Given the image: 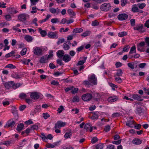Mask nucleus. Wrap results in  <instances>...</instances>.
Listing matches in <instances>:
<instances>
[{
    "mask_svg": "<svg viewBox=\"0 0 149 149\" xmlns=\"http://www.w3.org/2000/svg\"><path fill=\"white\" fill-rule=\"evenodd\" d=\"M145 45V42L144 41H142L137 45V49L141 52L144 51L143 47Z\"/></svg>",
    "mask_w": 149,
    "mask_h": 149,
    "instance_id": "8",
    "label": "nucleus"
},
{
    "mask_svg": "<svg viewBox=\"0 0 149 149\" xmlns=\"http://www.w3.org/2000/svg\"><path fill=\"white\" fill-rule=\"evenodd\" d=\"M40 94V93L37 92H34L31 93L30 97L32 99L37 100L39 98Z\"/></svg>",
    "mask_w": 149,
    "mask_h": 149,
    "instance_id": "9",
    "label": "nucleus"
},
{
    "mask_svg": "<svg viewBox=\"0 0 149 149\" xmlns=\"http://www.w3.org/2000/svg\"><path fill=\"white\" fill-rule=\"evenodd\" d=\"M67 12L68 14L71 16H75V13L71 9H68L67 10Z\"/></svg>",
    "mask_w": 149,
    "mask_h": 149,
    "instance_id": "30",
    "label": "nucleus"
},
{
    "mask_svg": "<svg viewBox=\"0 0 149 149\" xmlns=\"http://www.w3.org/2000/svg\"><path fill=\"white\" fill-rule=\"evenodd\" d=\"M83 31V29L80 28H78L73 30L72 32L74 33H80Z\"/></svg>",
    "mask_w": 149,
    "mask_h": 149,
    "instance_id": "23",
    "label": "nucleus"
},
{
    "mask_svg": "<svg viewBox=\"0 0 149 149\" xmlns=\"http://www.w3.org/2000/svg\"><path fill=\"white\" fill-rule=\"evenodd\" d=\"M14 143V141H13L12 140H10L5 141L3 144L7 146L9 145L11 143Z\"/></svg>",
    "mask_w": 149,
    "mask_h": 149,
    "instance_id": "44",
    "label": "nucleus"
},
{
    "mask_svg": "<svg viewBox=\"0 0 149 149\" xmlns=\"http://www.w3.org/2000/svg\"><path fill=\"white\" fill-rule=\"evenodd\" d=\"M51 84L52 85L57 86H58L59 85L58 82L57 81L55 80H53L51 81Z\"/></svg>",
    "mask_w": 149,
    "mask_h": 149,
    "instance_id": "51",
    "label": "nucleus"
},
{
    "mask_svg": "<svg viewBox=\"0 0 149 149\" xmlns=\"http://www.w3.org/2000/svg\"><path fill=\"white\" fill-rule=\"evenodd\" d=\"M110 129V126L109 125H107L104 127V131L106 132H108Z\"/></svg>",
    "mask_w": 149,
    "mask_h": 149,
    "instance_id": "43",
    "label": "nucleus"
},
{
    "mask_svg": "<svg viewBox=\"0 0 149 149\" xmlns=\"http://www.w3.org/2000/svg\"><path fill=\"white\" fill-rule=\"evenodd\" d=\"M127 34V32L125 31H122L119 32L118 34V36L120 37H123Z\"/></svg>",
    "mask_w": 149,
    "mask_h": 149,
    "instance_id": "35",
    "label": "nucleus"
},
{
    "mask_svg": "<svg viewBox=\"0 0 149 149\" xmlns=\"http://www.w3.org/2000/svg\"><path fill=\"white\" fill-rule=\"evenodd\" d=\"M145 41L147 44V46L149 47V37H146L145 38Z\"/></svg>",
    "mask_w": 149,
    "mask_h": 149,
    "instance_id": "64",
    "label": "nucleus"
},
{
    "mask_svg": "<svg viewBox=\"0 0 149 149\" xmlns=\"http://www.w3.org/2000/svg\"><path fill=\"white\" fill-rule=\"evenodd\" d=\"M27 50V49L26 48H24L22 49V50L21 52V55L22 56L25 55L26 54V52Z\"/></svg>",
    "mask_w": 149,
    "mask_h": 149,
    "instance_id": "63",
    "label": "nucleus"
},
{
    "mask_svg": "<svg viewBox=\"0 0 149 149\" xmlns=\"http://www.w3.org/2000/svg\"><path fill=\"white\" fill-rule=\"evenodd\" d=\"M64 55V52L62 50H59L57 52V55L59 58L63 57Z\"/></svg>",
    "mask_w": 149,
    "mask_h": 149,
    "instance_id": "21",
    "label": "nucleus"
},
{
    "mask_svg": "<svg viewBox=\"0 0 149 149\" xmlns=\"http://www.w3.org/2000/svg\"><path fill=\"white\" fill-rule=\"evenodd\" d=\"M134 29L141 33L144 32L145 31L144 29L143 25L141 24H139L136 25V26L134 27Z\"/></svg>",
    "mask_w": 149,
    "mask_h": 149,
    "instance_id": "4",
    "label": "nucleus"
},
{
    "mask_svg": "<svg viewBox=\"0 0 149 149\" xmlns=\"http://www.w3.org/2000/svg\"><path fill=\"white\" fill-rule=\"evenodd\" d=\"M98 140V139L96 137H93L91 140V142L93 143H94Z\"/></svg>",
    "mask_w": 149,
    "mask_h": 149,
    "instance_id": "59",
    "label": "nucleus"
},
{
    "mask_svg": "<svg viewBox=\"0 0 149 149\" xmlns=\"http://www.w3.org/2000/svg\"><path fill=\"white\" fill-rule=\"evenodd\" d=\"M128 18V15L125 13H122L119 14L118 16V18L120 20L123 21L127 19Z\"/></svg>",
    "mask_w": 149,
    "mask_h": 149,
    "instance_id": "10",
    "label": "nucleus"
},
{
    "mask_svg": "<svg viewBox=\"0 0 149 149\" xmlns=\"http://www.w3.org/2000/svg\"><path fill=\"white\" fill-rule=\"evenodd\" d=\"M118 99V97L116 96H112L108 98V101L110 102H113L117 101Z\"/></svg>",
    "mask_w": 149,
    "mask_h": 149,
    "instance_id": "18",
    "label": "nucleus"
},
{
    "mask_svg": "<svg viewBox=\"0 0 149 149\" xmlns=\"http://www.w3.org/2000/svg\"><path fill=\"white\" fill-rule=\"evenodd\" d=\"M63 47L64 50H68L70 49V45L65 42L63 45Z\"/></svg>",
    "mask_w": 149,
    "mask_h": 149,
    "instance_id": "29",
    "label": "nucleus"
},
{
    "mask_svg": "<svg viewBox=\"0 0 149 149\" xmlns=\"http://www.w3.org/2000/svg\"><path fill=\"white\" fill-rule=\"evenodd\" d=\"M90 32L89 31H86L85 32L81 34L82 36L86 37L88 36L89 34H90Z\"/></svg>",
    "mask_w": 149,
    "mask_h": 149,
    "instance_id": "54",
    "label": "nucleus"
},
{
    "mask_svg": "<svg viewBox=\"0 0 149 149\" xmlns=\"http://www.w3.org/2000/svg\"><path fill=\"white\" fill-rule=\"evenodd\" d=\"M26 97V95L23 93H20L19 95V97L21 99H25Z\"/></svg>",
    "mask_w": 149,
    "mask_h": 149,
    "instance_id": "34",
    "label": "nucleus"
},
{
    "mask_svg": "<svg viewBox=\"0 0 149 149\" xmlns=\"http://www.w3.org/2000/svg\"><path fill=\"white\" fill-rule=\"evenodd\" d=\"M146 6V4L144 3H139L138 4V6L139 8L141 9H143Z\"/></svg>",
    "mask_w": 149,
    "mask_h": 149,
    "instance_id": "41",
    "label": "nucleus"
},
{
    "mask_svg": "<svg viewBox=\"0 0 149 149\" xmlns=\"http://www.w3.org/2000/svg\"><path fill=\"white\" fill-rule=\"evenodd\" d=\"M51 22L53 23H56L57 22H59L57 18H53L51 19Z\"/></svg>",
    "mask_w": 149,
    "mask_h": 149,
    "instance_id": "62",
    "label": "nucleus"
},
{
    "mask_svg": "<svg viewBox=\"0 0 149 149\" xmlns=\"http://www.w3.org/2000/svg\"><path fill=\"white\" fill-rule=\"evenodd\" d=\"M99 24L98 22L96 20L92 21V25L93 26H96L98 25Z\"/></svg>",
    "mask_w": 149,
    "mask_h": 149,
    "instance_id": "47",
    "label": "nucleus"
},
{
    "mask_svg": "<svg viewBox=\"0 0 149 149\" xmlns=\"http://www.w3.org/2000/svg\"><path fill=\"white\" fill-rule=\"evenodd\" d=\"M5 18L7 21H10L11 20V17L10 15H7L5 16Z\"/></svg>",
    "mask_w": 149,
    "mask_h": 149,
    "instance_id": "58",
    "label": "nucleus"
},
{
    "mask_svg": "<svg viewBox=\"0 0 149 149\" xmlns=\"http://www.w3.org/2000/svg\"><path fill=\"white\" fill-rule=\"evenodd\" d=\"M24 125L22 123L19 124L17 125V130L18 131H21L24 127Z\"/></svg>",
    "mask_w": 149,
    "mask_h": 149,
    "instance_id": "28",
    "label": "nucleus"
},
{
    "mask_svg": "<svg viewBox=\"0 0 149 149\" xmlns=\"http://www.w3.org/2000/svg\"><path fill=\"white\" fill-rule=\"evenodd\" d=\"M64 110V109L63 106H60L58 108L57 111H58V113H60L63 110Z\"/></svg>",
    "mask_w": 149,
    "mask_h": 149,
    "instance_id": "42",
    "label": "nucleus"
},
{
    "mask_svg": "<svg viewBox=\"0 0 149 149\" xmlns=\"http://www.w3.org/2000/svg\"><path fill=\"white\" fill-rule=\"evenodd\" d=\"M115 146L112 144H109V145L107 148V149H115Z\"/></svg>",
    "mask_w": 149,
    "mask_h": 149,
    "instance_id": "55",
    "label": "nucleus"
},
{
    "mask_svg": "<svg viewBox=\"0 0 149 149\" xmlns=\"http://www.w3.org/2000/svg\"><path fill=\"white\" fill-rule=\"evenodd\" d=\"M122 74L123 72L122 70L120 69H118L117 70L116 75L118 76H122Z\"/></svg>",
    "mask_w": 149,
    "mask_h": 149,
    "instance_id": "39",
    "label": "nucleus"
},
{
    "mask_svg": "<svg viewBox=\"0 0 149 149\" xmlns=\"http://www.w3.org/2000/svg\"><path fill=\"white\" fill-rule=\"evenodd\" d=\"M26 107V106L25 105H23L20 106L19 107V110L20 111H23Z\"/></svg>",
    "mask_w": 149,
    "mask_h": 149,
    "instance_id": "61",
    "label": "nucleus"
},
{
    "mask_svg": "<svg viewBox=\"0 0 149 149\" xmlns=\"http://www.w3.org/2000/svg\"><path fill=\"white\" fill-rule=\"evenodd\" d=\"M38 125H32L31 128V130H37L38 129Z\"/></svg>",
    "mask_w": 149,
    "mask_h": 149,
    "instance_id": "45",
    "label": "nucleus"
},
{
    "mask_svg": "<svg viewBox=\"0 0 149 149\" xmlns=\"http://www.w3.org/2000/svg\"><path fill=\"white\" fill-rule=\"evenodd\" d=\"M87 58V57H84V59L83 60L79 61L77 63V65H83V64L86 62Z\"/></svg>",
    "mask_w": 149,
    "mask_h": 149,
    "instance_id": "24",
    "label": "nucleus"
},
{
    "mask_svg": "<svg viewBox=\"0 0 149 149\" xmlns=\"http://www.w3.org/2000/svg\"><path fill=\"white\" fill-rule=\"evenodd\" d=\"M92 97V96L90 93H86L83 95L82 96V100L86 102L90 101Z\"/></svg>",
    "mask_w": 149,
    "mask_h": 149,
    "instance_id": "6",
    "label": "nucleus"
},
{
    "mask_svg": "<svg viewBox=\"0 0 149 149\" xmlns=\"http://www.w3.org/2000/svg\"><path fill=\"white\" fill-rule=\"evenodd\" d=\"M22 84L20 83L15 84L13 81H10L6 82L4 84L5 87L7 89L12 88L16 89L20 86Z\"/></svg>",
    "mask_w": 149,
    "mask_h": 149,
    "instance_id": "2",
    "label": "nucleus"
},
{
    "mask_svg": "<svg viewBox=\"0 0 149 149\" xmlns=\"http://www.w3.org/2000/svg\"><path fill=\"white\" fill-rule=\"evenodd\" d=\"M29 18V15L25 13L20 14L18 16V19L20 21L24 22L26 19Z\"/></svg>",
    "mask_w": 149,
    "mask_h": 149,
    "instance_id": "5",
    "label": "nucleus"
},
{
    "mask_svg": "<svg viewBox=\"0 0 149 149\" xmlns=\"http://www.w3.org/2000/svg\"><path fill=\"white\" fill-rule=\"evenodd\" d=\"M114 77L115 79L118 82L120 83L122 82V79L119 76H116V75H115Z\"/></svg>",
    "mask_w": 149,
    "mask_h": 149,
    "instance_id": "40",
    "label": "nucleus"
},
{
    "mask_svg": "<svg viewBox=\"0 0 149 149\" xmlns=\"http://www.w3.org/2000/svg\"><path fill=\"white\" fill-rule=\"evenodd\" d=\"M47 36L51 38H57L58 37L57 32L49 31L47 33Z\"/></svg>",
    "mask_w": 149,
    "mask_h": 149,
    "instance_id": "7",
    "label": "nucleus"
},
{
    "mask_svg": "<svg viewBox=\"0 0 149 149\" xmlns=\"http://www.w3.org/2000/svg\"><path fill=\"white\" fill-rule=\"evenodd\" d=\"M72 135V133L71 132H66L64 135V137L66 139L70 138V136Z\"/></svg>",
    "mask_w": 149,
    "mask_h": 149,
    "instance_id": "37",
    "label": "nucleus"
},
{
    "mask_svg": "<svg viewBox=\"0 0 149 149\" xmlns=\"http://www.w3.org/2000/svg\"><path fill=\"white\" fill-rule=\"evenodd\" d=\"M98 117L99 116L98 115L94 113L92 116L91 118L92 119H97Z\"/></svg>",
    "mask_w": 149,
    "mask_h": 149,
    "instance_id": "53",
    "label": "nucleus"
},
{
    "mask_svg": "<svg viewBox=\"0 0 149 149\" xmlns=\"http://www.w3.org/2000/svg\"><path fill=\"white\" fill-rule=\"evenodd\" d=\"M42 115L43 117L45 119H47L50 116L49 115V114L47 113H43Z\"/></svg>",
    "mask_w": 149,
    "mask_h": 149,
    "instance_id": "49",
    "label": "nucleus"
},
{
    "mask_svg": "<svg viewBox=\"0 0 149 149\" xmlns=\"http://www.w3.org/2000/svg\"><path fill=\"white\" fill-rule=\"evenodd\" d=\"M7 9L8 11L11 13H16L17 12V10H15L14 7L8 8Z\"/></svg>",
    "mask_w": 149,
    "mask_h": 149,
    "instance_id": "25",
    "label": "nucleus"
},
{
    "mask_svg": "<svg viewBox=\"0 0 149 149\" xmlns=\"http://www.w3.org/2000/svg\"><path fill=\"white\" fill-rule=\"evenodd\" d=\"M84 128L87 131H89L90 132H91L93 130V127L90 123H87L85 125Z\"/></svg>",
    "mask_w": 149,
    "mask_h": 149,
    "instance_id": "14",
    "label": "nucleus"
},
{
    "mask_svg": "<svg viewBox=\"0 0 149 149\" xmlns=\"http://www.w3.org/2000/svg\"><path fill=\"white\" fill-rule=\"evenodd\" d=\"M79 97L77 96H75L73 97L72 101L73 102H78L79 101Z\"/></svg>",
    "mask_w": 149,
    "mask_h": 149,
    "instance_id": "38",
    "label": "nucleus"
},
{
    "mask_svg": "<svg viewBox=\"0 0 149 149\" xmlns=\"http://www.w3.org/2000/svg\"><path fill=\"white\" fill-rule=\"evenodd\" d=\"M88 80H85L83 82V84L87 88L93 85H96L97 83V79L95 75L93 74L90 77H88Z\"/></svg>",
    "mask_w": 149,
    "mask_h": 149,
    "instance_id": "1",
    "label": "nucleus"
},
{
    "mask_svg": "<svg viewBox=\"0 0 149 149\" xmlns=\"http://www.w3.org/2000/svg\"><path fill=\"white\" fill-rule=\"evenodd\" d=\"M5 68H10L11 69H14L15 68H16V66L12 64H9L7 65Z\"/></svg>",
    "mask_w": 149,
    "mask_h": 149,
    "instance_id": "48",
    "label": "nucleus"
},
{
    "mask_svg": "<svg viewBox=\"0 0 149 149\" xmlns=\"http://www.w3.org/2000/svg\"><path fill=\"white\" fill-rule=\"evenodd\" d=\"M63 60L65 62H68L71 60V57L68 54H65L63 56Z\"/></svg>",
    "mask_w": 149,
    "mask_h": 149,
    "instance_id": "16",
    "label": "nucleus"
},
{
    "mask_svg": "<svg viewBox=\"0 0 149 149\" xmlns=\"http://www.w3.org/2000/svg\"><path fill=\"white\" fill-rule=\"evenodd\" d=\"M136 47L135 46H132L131 49L129 53V54H132L133 53V52L135 51V52H136Z\"/></svg>",
    "mask_w": 149,
    "mask_h": 149,
    "instance_id": "52",
    "label": "nucleus"
},
{
    "mask_svg": "<svg viewBox=\"0 0 149 149\" xmlns=\"http://www.w3.org/2000/svg\"><path fill=\"white\" fill-rule=\"evenodd\" d=\"M104 144L100 143L95 146V148L96 149H103L104 147Z\"/></svg>",
    "mask_w": 149,
    "mask_h": 149,
    "instance_id": "31",
    "label": "nucleus"
},
{
    "mask_svg": "<svg viewBox=\"0 0 149 149\" xmlns=\"http://www.w3.org/2000/svg\"><path fill=\"white\" fill-rule=\"evenodd\" d=\"M94 46L95 47H101V44L100 42V41L95 42V43Z\"/></svg>",
    "mask_w": 149,
    "mask_h": 149,
    "instance_id": "56",
    "label": "nucleus"
},
{
    "mask_svg": "<svg viewBox=\"0 0 149 149\" xmlns=\"http://www.w3.org/2000/svg\"><path fill=\"white\" fill-rule=\"evenodd\" d=\"M34 54L38 56H40L42 54V49L40 47H36L33 50Z\"/></svg>",
    "mask_w": 149,
    "mask_h": 149,
    "instance_id": "11",
    "label": "nucleus"
},
{
    "mask_svg": "<svg viewBox=\"0 0 149 149\" xmlns=\"http://www.w3.org/2000/svg\"><path fill=\"white\" fill-rule=\"evenodd\" d=\"M11 109V112L15 116L18 115L17 110L16 107L15 106H13Z\"/></svg>",
    "mask_w": 149,
    "mask_h": 149,
    "instance_id": "20",
    "label": "nucleus"
},
{
    "mask_svg": "<svg viewBox=\"0 0 149 149\" xmlns=\"http://www.w3.org/2000/svg\"><path fill=\"white\" fill-rule=\"evenodd\" d=\"M15 123V122L14 121L9 120L7 122L6 125L4 126V127L6 128L10 127H12L14 126Z\"/></svg>",
    "mask_w": 149,
    "mask_h": 149,
    "instance_id": "13",
    "label": "nucleus"
},
{
    "mask_svg": "<svg viewBox=\"0 0 149 149\" xmlns=\"http://www.w3.org/2000/svg\"><path fill=\"white\" fill-rule=\"evenodd\" d=\"M111 8V5L109 3H104L100 6V9L102 11L107 12Z\"/></svg>",
    "mask_w": 149,
    "mask_h": 149,
    "instance_id": "3",
    "label": "nucleus"
},
{
    "mask_svg": "<svg viewBox=\"0 0 149 149\" xmlns=\"http://www.w3.org/2000/svg\"><path fill=\"white\" fill-rule=\"evenodd\" d=\"M109 85L112 88V89L113 90H115V88H117V86L113 84V83H110L109 84Z\"/></svg>",
    "mask_w": 149,
    "mask_h": 149,
    "instance_id": "60",
    "label": "nucleus"
},
{
    "mask_svg": "<svg viewBox=\"0 0 149 149\" xmlns=\"http://www.w3.org/2000/svg\"><path fill=\"white\" fill-rule=\"evenodd\" d=\"M138 8L136 6V4L133 5L132 9V11L134 13L137 12Z\"/></svg>",
    "mask_w": 149,
    "mask_h": 149,
    "instance_id": "32",
    "label": "nucleus"
},
{
    "mask_svg": "<svg viewBox=\"0 0 149 149\" xmlns=\"http://www.w3.org/2000/svg\"><path fill=\"white\" fill-rule=\"evenodd\" d=\"M65 42V39L62 38L59 39L58 41L57 42V44L58 45H59L60 44L62 43Z\"/></svg>",
    "mask_w": 149,
    "mask_h": 149,
    "instance_id": "46",
    "label": "nucleus"
},
{
    "mask_svg": "<svg viewBox=\"0 0 149 149\" xmlns=\"http://www.w3.org/2000/svg\"><path fill=\"white\" fill-rule=\"evenodd\" d=\"M66 125V123L63 122L61 121H58L55 124L54 128L55 129L64 127Z\"/></svg>",
    "mask_w": 149,
    "mask_h": 149,
    "instance_id": "12",
    "label": "nucleus"
},
{
    "mask_svg": "<svg viewBox=\"0 0 149 149\" xmlns=\"http://www.w3.org/2000/svg\"><path fill=\"white\" fill-rule=\"evenodd\" d=\"M47 60L46 56H42L39 61L40 63H45L46 60Z\"/></svg>",
    "mask_w": 149,
    "mask_h": 149,
    "instance_id": "27",
    "label": "nucleus"
},
{
    "mask_svg": "<svg viewBox=\"0 0 149 149\" xmlns=\"http://www.w3.org/2000/svg\"><path fill=\"white\" fill-rule=\"evenodd\" d=\"M145 112V110L141 107H137L136 109V113L140 115L141 113H143Z\"/></svg>",
    "mask_w": 149,
    "mask_h": 149,
    "instance_id": "17",
    "label": "nucleus"
},
{
    "mask_svg": "<svg viewBox=\"0 0 149 149\" xmlns=\"http://www.w3.org/2000/svg\"><path fill=\"white\" fill-rule=\"evenodd\" d=\"M127 65L130 68L132 69H133L134 68V64L133 63H128Z\"/></svg>",
    "mask_w": 149,
    "mask_h": 149,
    "instance_id": "50",
    "label": "nucleus"
},
{
    "mask_svg": "<svg viewBox=\"0 0 149 149\" xmlns=\"http://www.w3.org/2000/svg\"><path fill=\"white\" fill-rule=\"evenodd\" d=\"M134 121V120H128L126 122V125L127 126L131 127L132 125L133 124Z\"/></svg>",
    "mask_w": 149,
    "mask_h": 149,
    "instance_id": "33",
    "label": "nucleus"
},
{
    "mask_svg": "<svg viewBox=\"0 0 149 149\" xmlns=\"http://www.w3.org/2000/svg\"><path fill=\"white\" fill-rule=\"evenodd\" d=\"M131 97L134 99L138 101H142L143 100L141 96L137 94L133 95H132Z\"/></svg>",
    "mask_w": 149,
    "mask_h": 149,
    "instance_id": "15",
    "label": "nucleus"
},
{
    "mask_svg": "<svg viewBox=\"0 0 149 149\" xmlns=\"http://www.w3.org/2000/svg\"><path fill=\"white\" fill-rule=\"evenodd\" d=\"M132 142L135 145H139L142 143V141L138 138H135L133 140Z\"/></svg>",
    "mask_w": 149,
    "mask_h": 149,
    "instance_id": "19",
    "label": "nucleus"
},
{
    "mask_svg": "<svg viewBox=\"0 0 149 149\" xmlns=\"http://www.w3.org/2000/svg\"><path fill=\"white\" fill-rule=\"evenodd\" d=\"M15 53L14 51H12L10 52L9 53L7 54L5 56V57L8 58L12 56H13Z\"/></svg>",
    "mask_w": 149,
    "mask_h": 149,
    "instance_id": "36",
    "label": "nucleus"
},
{
    "mask_svg": "<svg viewBox=\"0 0 149 149\" xmlns=\"http://www.w3.org/2000/svg\"><path fill=\"white\" fill-rule=\"evenodd\" d=\"M25 39L27 42H31L33 39L32 37L30 36L27 35L24 37Z\"/></svg>",
    "mask_w": 149,
    "mask_h": 149,
    "instance_id": "26",
    "label": "nucleus"
},
{
    "mask_svg": "<svg viewBox=\"0 0 149 149\" xmlns=\"http://www.w3.org/2000/svg\"><path fill=\"white\" fill-rule=\"evenodd\" d=\"M121 142V139H120L117 141H113L112 143L113 144L117 145L120 144Z\"/></svg>",
    "mask_w": 149,
    "mask_h": 149,
    "instance_id": "57",
    "label": "nucleus"
},
{
    "mask_svg": "<svg viewBox=\"0 0 149 149\" xmlns=\"http://www.w3.org/2000/svg\"><path fill=\"white\" fill-rule=\"evenodd\" d=\"M39 32L42 37H45L47 34V33L45 30H42L40 28L38 29Z\"/></svg>",
    "mask_w": 149,
    "mask_h": 149,
    "instance_id": "22",
    "label": "nucleus"
}]
</instances>
